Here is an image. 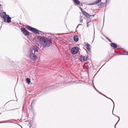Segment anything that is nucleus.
I'll list each match as a JSON object with an SVG mask.
<instances>
[{
	"mask_svg": "<svg viewBox=\"0 0 128 128\" xmlns=\"http://www.w3.org/2000/svg\"><path fill=\"white\" fill-rule=\"evenodd\" d=\"M38 53L37 48L35 47L31 48L28 52L29 56L32 60H36L38 58Z\"/></svg>",
	"mask_w": 128,
	"mask_h": 128,
	"instance_id": "obj_1",
	"label": "nucleus"
},
{
	"mask_svg": "<svg viewBox=\"0 0 128 128\" xmlns=\"http://www.w3.org/2000/svg\"><path fill=\"white\" fill-rule=\"evenodd\" d=\"M38 38L40 40L42 45L44 47H48L52 45L51 40L48 38L40 36L38 37Z\"/></svg>",
	"mask_w": 128,
	"mask_h": 128,
	"instance_id": "obj_2",
	"label": "nucleus"
},
{
	"mask_svg": "<svg viewBox=\"0 0 128 128\" xmlns=\"http://www.w3.org/2000/svg\"><path fill=\"white\" fill-rule=\"evenodd\" d=\"M1 17L4 20L5 22L10 23L11 22V18L9 17V15L6 14L5 12H3Z\"/></svg>",
	"mask_w": 128,
	"mask_h": 128,
	"instance_id": "obj_3",
	"label": "nucleus"
},
{
	"mask_svg": "<svg viewBox=\"0 0 128 128\" xmlns=\"http://www.w3.org/2000/svg\"><path fill=\"white\" fill-rule=\"evenodd\" d=\"M27 28L29 30L33 32L35 34H39V31L37 29L33 28L29 26H26Z\"/></svg>",
	"mask_w": 128,
	"mask_h": 128,
	"instance_id": "obj_4",
	"label": "nucleus"
},
{
	"mask_svg": "<svg viewBox=\"0 0 128 128\" xmlns=\"http://www.w3.org/2000/svg\"><path fill=\"white\" fill-rule=\"evenodd\" d=\"M78 51V47H74L72 48L70 52L72 54H76Z\"/></svg>",
	"mask_w": 128,
	"mask_h": 128,
	"instance_id": "obj_5",
	"label": "nucleus"
},
{
	"mask_svg": "<svg viewBox=\"0 0 128 128\" xmlns=\"http://www.w3.org/2000/svg\"><path fill=\"white\" fill-rule=\"evenodd\" d=\"M80 58H79V59L82 61H86L89 60L88 56L87 55H86L84 56L81 55L80 56Z\"/></svg>",
	"mask_w": 128,
	"mask_h": 128,
	"instance_id": "obj_6",
	"label": "nucleus"
},
{
	"mask_svg": "<svg viewBox=\"0 0 128 128\" xmlns=\"http://www.w3.org/2000/svg\"><path fill=\"white\" fill-rule=\"evenodd\" d=\"M21 31L26 36L29 35L30 33L24 28H21Z\"/></svg>",
	"mask_w": 128,
	"mask_h": 128,
	"instance_id": "obj_7",
	"label": "nucleus"
},
{
	"mask_svg": "<svg viewBox=\"0 0 128 128\" xmlns=\"http://www.w3.org/2000/svg\"><path fill=\"white\" fill-rule=\"evenodd\" d=\"M82 14L86 17L88 18H89L90 16H92V15H90L86 11L83 12H82Z\"/></svg>",
	"mask_w": 128,
	"mask_h": 128,
	"instance_id": "obj_8",
	"label": "nucleus"
},
{
	"mask_svg": "<svg viewBox=\"0 0 128 128\" xmlns=\"http://www.w3.org/2000/svg\"><path fill=\"white\" fill-rule=\"evenodd\" d=\"M111 46L114 49H115L118 47L117 45L114 43H112L110 44Z\"/></svg>",
	"mask_w": 128,
	"mask_h": 128,
	"instance_id": "obj_9",
	"label": "nucleus"
},
{
	"mask_svg": "<svg viewBox=\"0 0 128 128\" xmlns=\"http://www.w3.org/2000/svg\"><path fill=\"white\" fill-rule=\"evenodd\" d=\"M86 48L88 51L90 52L91 51L90 45L87 43L86 44Z\"/></svg>",
	"mask_w": 128,
	"mask_h": 128,
	"instance_id": "obj_10",
	"label": "nucleus"
},
{
	"mask_svg": "<svg viewBox=\"0 0 128 128\" xmlns=\"http://www.w3.org/2000/svg\"><path fill=\"white\" fill-rule=\"evenodd\" d=\"M74 39V41L77 42L78 40V37L77 36H76L73 37Z\"/></svg>",
	"mask_w": 128,
	"mask_h": 128,
	"instance_id": "obj_11",
	"label": "nucleus"
},
{
	"mask_svg": "<svg viewBox=\"0 0 128 128\" xmlns=\"http://www.w3.org/2000/svg\"><path fill=\"white\" fill-rule=\"evenodd\" d=\"M74 3L76 4L77 5H79L80 4V2L78 0H73Z\"/></svg>",
	"mask_w": 128,
	"mask_h": 128,
	"instance_id": "obj_12",
	"label": "nucleus"
},
{
	"mask_svg": "<svg viewBox=\"0 0 128 128\" xmlns=\"http://www.w3.org/2000/svg\"><path fill=\"white\" fill-rule=\"evenodd\" d=\"M102 0H97L94 3V4H97L99 3L100 2H101ZM106 0H105V2H106Z\"/></svg>",
	"mask_w": 128,
	"mask_h": 128,
	"instance_id": "obj_13",
	"label": "nucleus"
},
{
	"mask_svg": "<svg viewBox=\"0 0 128 128\" xmlns=\"http://www.w3.org/2000/svg\"><path fill=\"white\" fill-rule=\"evenodd\" d=\"M26 82L28 84H30V79L29 78H26Z\"/></svg>",
	"mask_w": 128,
	"mask_h": 128,
	"instance_id": "obj_14",
	"label": "nucleus"
},
{
	"mask_svg": "<svg viewBox=\"0 0 128 128\" xmlns=\"http://www.w3.org/2000/svg\"><path fill=\"white\" fill-rule=\"evenodd\" d=\"M123 54L124 55H128V52H125L123 53Z\"/></svg>",
	"mask_w": 128,
	"mask_h": 128,
	"instance_id": "obj_15",
	"label": "nucleus"
},
{
	"mask_svg": "<svg viewBox=\"0 0 128 128\" xmlns=\"http://www.w3.org/2000/svg\"><path fill=\"white\" fill-rule=\"evenodd\" d=\"M34 100L32 102V103L31 105V108H32V104H34Z\"/></svg>",
	"mask_w": 128,
	"mask_h": 128,
	"instance_id": "obj_16",
	"label": "nucleus"
},
{
	"mask_svg": "<svg viewBox=\"0 0 128 128\" xmlns=\"http://www.w3.org/2000/svg\"><path fill=\"white\" fill-rule=\"evenodd\" d=\"M106 38L108 40V41H109L110 42H112V41H111L110 40L109 38H108L106 37Z\"/></svg>",
	"mask_w": 128,
	"mask_h": 128,
	"instance_id": "obj_17",
	"label": "nucleus"
},
{
	"mask_svg": "<svg viewBox=\"0 0 128 128\" xmlns=\"http://www.w3.org/2000/svg\"><path fill=\"white\" fill-rule=\"evenodd\" d=\"M101 2L102 3V4H104V2Z\"/></svg>",
	"mask_w": 128,
	"mask_h": 128,
	"instance_id": "obj_18",
	"label": "nucleus"
},
{
	"mask_svg": "<svg viewBox=\"0 0 128 128\" xmlns=\"http://www.w3.org/2000/svg\"><path fill=\"white\" fill-rule=\"evenodd\" d=\"M91 15H92L91 16H94V14Z\"/></svg>",
	"mask_w": 128,
	"mask_h": 128,
	"instance_id": "obj_19",
	"label": "nucleus"
},
{
	"mask_svg": "<svg viewBox=\"0 0 128 128\" xmlns=\"http://www.w3.org/2000/svg\"><path fill=\"white\" fill-rule=\"evenodd\" d=\"M88 66H86V68H87L88 69Z\"/></svg>",
	"mask_w": 128,
	"mask_h": 128,
	"instance_id": "obj_20",
	"label": "nucleus"
},
{
	"mask_svg": "<svg viewBox=\"0 0 128 128\" xmlns=\"http://www.w3.org/2000/svg\"><path fill=\"white\" fill-rule=\"evenodd\" d=\"M88 66H86V68H87L88 69Z\"/></svg>",
	"mask_w": 128,
	"mask_h": 128,
	"instance_id": "obj_21",
	"label": "nucleus"
},
{
	"mask_svg": "<svg viewBox=\"0 0 128 128\" xmlns=\"http://www.w3.org/2000/svg\"><path fill=\"white\" fill-rule=\"evenodd\" d=\"M87 26L88 27V22H87Z\"/></svg>",
	"mask_w": 128,
	"mask_h": 128,
	"instance_id": "obj_22",
	"label": "nucleus"
},
{
	"mask_svg": "<svg viewBox=\"0 0 128 128\" xmlns=\"http://www.w3.org/2000/svg\"><path fill=\"white\" fill-rule=\"evenodd\" d=\"M81 6H82V4H81Z\"/></svg>",
	"mask_w": 128,
	"mask_h": 128,
	"instance_id": "obj_23",
	"label": "nucleus"
},
{
	"mask_svg": "<svg viewBox=\"0 0 128 128\" xmlns=\"http://www.w3.org/2000/svg\"><path fill=\"white\" fill-rule=\"evenodd\" d=\"M90 4V5H92V4ZM92 4V5H93V4Z\"/></svg>",
	"mask_w": 128,
	"mask_h": 128,
	"instance_id": "obj_24",
	"label": "nucleus"
},
{
	"mask_svg": "<svg viewBox=\"0 0 128 128\" xmlns=\"http://www.w3.org/2000/svg\"><path fill=\"white\" fill-rule=\"evenodd\" d=\"M1 14V13H0V15Z\"/></svg>",
	"mask_w": 128,
	"mask_h": 128,
	"instance_id": "obj_25",
	"label": "nucleus"
}]
</instances>
